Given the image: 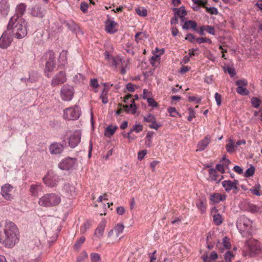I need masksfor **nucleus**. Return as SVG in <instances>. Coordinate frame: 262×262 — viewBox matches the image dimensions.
Returning a JSON list of instances; mask_svg holds the SVG:
<instances>
[{"instance_id": "nucleus-40", "label": "nucleus", "mask_w": 262, "mask_h": 262, "mask_svg": "<svg viewBox=\"0 0 262 262\" xmlns=\"http://www.w3.org/2000/svg\"><path fill=\"white\" fill-rule=\"evenodd\" d=\"M143 98L144 99L147 100V101L149 106H151L152 107H157L158 105V103L155 101L154 98L150 97H147L146 96H143Z\"/></svg>"}, {"instance_id": "nucleus-23", "label": "nucleus", "mask_w": 262, "mask_h": 262, "mask_svg": "<svg viewBox=\"0 0 262 262\" xmlns=\"http://www.w3.org/2000/svg\"><path fill=\"white\" fill-rule=\"evenodd\" d=\"M63 190L67 197H73L76 195L75 187L74 185L68 183L64 185Z\"/></svg>"}, {"instance_id": "nucleus-19", "label": "nucleus", "mask_w": 262, "mask_h": 262, "mask_svg": "<svg viewBox=\"0 0 262 262\" xmlns=\"http://www.w3.org/2000/svg\"><path fill=\"white\" fill-rule=\"evenodd\" d=\"M106 221L103 219L99 224L94 233V236L96 239H100L103 236L104 229L106 226Z\"/></svg>"}, {"instance_id": "nucleus-42", "label": "nucleus", "mask_w": 262, "mask_h": 262, "mask_svg": "<svg viewBox=\"0 0 262 262\" xmlns=\"http://www.w3.org/2000/svg\"><path fill=\"white\" fill-rule=\"evenodd\" d=\"M84 79V76L80 73H78L75 76L74 78V81L76 83H81L83 82Z\"/></svg>"}, {"instance_id": "nucleus-63", "label": "nucleus", "mask_w": 262, "mask_h": 262, "mask_svg": "<svg viewBox=\"0 0 262 262\" xmlns=\"http://www.w3.org/2000/svg\"><path fill=\"white\" fill-rule=\"evenodd\" d=\"M147 151L146 150H143L139 152L138 154V158L139 160H142L145 156L147 154Z\"/></svg>"}, {"instance_id": "nucleus-44", "label": "nucleus", "mask_w": 262, "mask_h": 262, "mask_svg": "<svg viewBox=\"0 0 262 262\" xmlns=\"http://www.w3.org/2000/svg\"><path fill=\"white\" fill-rule=\"evenodd\" d=\"M136 12L137 13L141 16L145 17L147 15V11L145 8H138L136 9Z\"/></svg>"}, {"instance_id": "nucleus-43", "label": "nucleus", "mask_w": 262, "mask_h": 262, "mask_svg": "<svg viewBox=\"0 0 262 262\" xmlns=\"http://www.w3.org/2000/svg\"><path fill=\"white\" fill-rule=\"evenodd\" d=\"M252 105L255 108L259 107L260 104V100L257 97H252L251 99Z\"/></svg>"}, {"instance_id": "nucleus-16", "label": "nucleus", "mask_w": 262, "mask_h": 262, "mask_svg": "<svg viewBox=\"0 0 262 262\" xmlns=\"http://www.w3.org/2000/svg\"><path fill=\"white\" fill-rule=\"evenodd\" d=\"M131 104L129 105H125L123 106V108H122V104L120 103L118 104V106L120 107L119 109L116 112V114L117 115H120L121 112L123 111H125L126 113H128L130 112V111L132 114H134L136 112V105L134 99H132L130 100Z\"/></svg>"}, {"instance_id": "nucleus-25", "label": "nucleus", "mask_w": 262, "mask_h": 262, "mask_svg": "<svg viewBox=\"0 0 262 262\" xmlns=\"http://www.w3.org/2000/svg\"><path fill=\"white\" fill-rule=\"evenodd\" d=\"M210 142V137L209 136H207L205 138L199 142L198 144V149L197 150L202 151L205 149V148L208 146Z\"/></svg>"}, {"instance_id": "nucleus-22", "label": "nucleus", "mask_w": 262, "mask_h": 262, "mask_svg": "<svg viewBox=\"0 0 262 262\" xmlns=\"http://www.w3.org/2000/svg\"><path fill=\"white\" fill-rule=\"evenodd\" d=\"M209 177L208 180L211 181H216L217 183L220 182L223 179V176L218 174L216 170L213 168L209 169Z\"/></svg>"}, {"instance_id": "nucleus-6", "label": "nucleus", "mask_w": 262, "mask_h": 262, "mask_svg": "<svg viewBox=\"0 0 262 262\" xmlns=\"http://www.w3.org/2000/svg\"><path fill=\"white\" fill-rule=\"evenodd\" d=\"M80 115V108L76 105L74 107L67 108L64 110L63 118L69 120H76L79 118Z\"/></svg>"}, {"instance_id": "nucleus-34", "label": "nucleus", "mask_w": 262, "mask_h": 262, "mask_svg": "<svg viewBox=\"0 0 262 262\" xmlns=\"http://www.w3.org/2000/svg\"><path fill=\"white\" fill-rule=\"evenodd\" d=\"M66 26L73 33H76L77 30L79 29L78 26L73 21L67 23Z\"/></svg>"}, {"instance_id": "nucleus-9", "label": "nucleus", "mask_w": 262, "mask_h": 262, "mask_svg": "<svg viewBox=\"0 0 262 262\" xmlns=\"http://www.w3.org/2000/svg\"><path fill=\"white\" fill-rule=\"evenodd\" d=\"M45 184L49 187H54L57 186L60 180L58 176L53 171H49L43 179Z\"/></svg>"}, {"instance_id": "nucleus-49", "label": "nucleus", "mask_w": 262, "mask_h": 262, "mask_svg": "<svg viewBox=\"0 0 262 262\" xmlns=\"http://www.w3.org/2000/svg\"><path fill=\"white\" fill-rule=\"evenodd\" d=\"M234 258V255L231 251H228L225 255L226 262H231Z\"/></svg>"}, {"instance_id": "nucleus-55", "label": "nucleus", "mask_w": 262, "mask_h": 262, "mask_svg": "<svg viewBox=\"0 0 262 262\" xmlns=\"http://www.w3.org/2000/svg\"><path fill=\"white\" fill-rule=\"evenodd\" d=\"M206 10L207 12L210 13L211 14H217L218 13V11L217 8L215 7H207L206 8Z\"/></svg>"}, {"instance_id": "nucleus-52", "label": "nucleus", "mask_w": 262, "mask_h": 262, "mask_svg": "<svg viewBox=\"0 0 262 262\" xmlns=\"http://www.w3.org/2000/svg\"><path fill=\"white\" fill-rule=\"evenodd\" d=\"M30 191L32 195L36 196L38 194L37 186L35 185H32L30 188Z\"/></svg>"}, {"instance_id": "nucleus-24", "label": "nucleus", "mask_w": 262, "mask_h": 262, "mask_svg": "<svg viewBox=\"0 0 262 262\" xmlns=\"http://www.w3.org/2000/svg\"><path fill=\"white\" fill-rule=\"evenodd\" d=\"M209 199L213 204H216L225 200L226 196L219 193H214L210 194Z\"/></svg>"}, {"instance_id": "nucleus-57", "label": "nucleus", "mask_w": 262, "mask_h": 262, "mask_svg": "<svg viewBox=\"0 0 262 262\" xmlns=\"http://www.w3.org/2000/svg\"><path fill=\"white\" fill-rule=\"evenodd\" d=\"M88 4L85 2H81L80 4V10L83 12L86 13L88 10Z\"/></svg>"}, {"instance_id": "nucleus-30", "label": "nucleus", "mask_w": 262, "mask_h": 262, "mask_svg": "<svg viewBox=\"0 0 262 262\" xmlns=\"http://www.w3.org/2000/svg\"><path fill=\"white\" fill-rule=\"evenodd\" d=\"M196 23L194 20H188L184 23L183 26V29L185 30H188L190 28L193 29L194 30H196Z\"/></svg>"}, {"instance_id": "nucleus-11", "label": "nucleus", "mask_w": 262, "mask_h": 262, "mask_svg": "<svg viewBox=\"0 0 262 262\" xmlns=\"http://www.w3.org/2000/svg\"><path fill=\"white\" fill-rule=\"evenodd\" d=\"M124 226L123 224H117L113 229L110 230L107 234V237L111 241H115L119 235L121 234L124 230Z\"/></svg>"}, {"instance_id": "nucleus-28", "label": "nucleus", "mask_w": 262, "mask_h": 262, "mask_svg": "<svg viewBox=\"0 0 262 262\" xmlns=\"http://www.w3.org/2000/svg\"><path fill=\"white\" fill-rule=\"evenodd\" d=\"M228 143L226 146L227 151L229 153H232L235 151V148L236 147L235 144V140L233 138L230 137L228 141Z\"/></svg>"}, {"instance_id": "nucleus-37", "label": "nucleus", "mask_w": 262, "mask_h": 262, "mask_svg": "<svg viewBox=\"0 0 262 262\" xmlns=\"http://www.w3.org/2000/svg\"><path fill=\"white\" fill-rule=\"evenodd\" d=\"M108 89L104 88L101 93L100 98L103 104H106L108 102L107 93Z\"/></svg>"}, {"instance_id": "nucleus-45", "label": "nucleus", "mask_w": 262, "mask_h": 262, "mask_svg": "<svg viewBox=\"0 0 262 262\" xmlns=\"http://www.w3.org/2000/svg\"><path fill=\"white\" fill-rule=\"evenodd\" d=\"M88 256L87 253L85 251H82L77 257V262H83Z\"/></svg>"}, {"instance_id": "nucleus-2", "label": "nucleus", "mask_w": 262, "mask_h": 262, "mask_svg": "<svg viewBox=\"0 0 262 262\" xmlns=\"http://www.w3.org/2000/svg\"><path fill=\"white\" fill-rule=\"evenodd\" d=\"M26 21L23 18L12 16L8 24L7 29L11 34L17 38L21 39L27 34Z\"/></svg>"}, {"instance_id": "nucleus-27", "label": "nucleus", "mask_w": 262, "mask_h": 262, "mask_svg": "<svg viewBox=\"0 0 262 262\" xmlns=\"http://www.w3.org/2000/svg\"><path fill=\"white\" fill-rule=\"evenodd\" d=\"M26 9V5L25 4L20 3L18 5L16 8V14L13 16L17 18H21V16L24 14Z\"/></svg>"}, {"instance_id": "nucleus-48", "label": "nucleus", "mask_w": 262, "mask_h": 262, "mask_svg": "<svg viewBox=\"0 0 262 262\" xmlns=\"http://www.w3.org/2000/svg\"><path fill=\"white\" fill-rule=\"evenodd\" d=\"M225 71L227 72L231 77H234L236 75L235 70L234 68L227 67L224 68Z\"/></svg>"}, {"instance_id": "nucleus-61", "label": "nucleus", "mask_w": 262, "mask_h": 262, "mask_svg": "<svg viewBox=\"0 0 262 262\" xmlns=\"http://www.w3.org/2000/svg\"><path fill=\"white\" fill-rule=\"evenodd\" d=\"M133 132H123L122 136L126 138H128L129 140H133L134 139V136L132 135Z\"/></svg>"}, {"instance_id": "nucleus-58", "label": "nucleus", "mask_w": 262, "mask_h": 262, "mask_svg": "<svg viewBox=\"0 0 262 262\" xmlns=\"http://www.w3.org/2000/svg\"><path fill=\"white\" fill-rule=\"evenodd\" d=\"M195 112L193 110L192 108H189V116L188 117V120L191 121L193 118H195Z\"/></svg>"}, {"instance_id": "nucleus-39", "label": "nucleus", "mask_w": 262, "mask_h": 262, "mask_svg": "<svg viewBox=\"0 0 262 262\" xmlns=\"http://www.w3.org/2000/svg\"><path fill=\"white\" fill-rule=\"evenodd\" d=\"M236 92L237 93L241 95H248L249 94V91L247 88H244L242 86H237L236 88Z\"/></svg>"}, {"instance_id": "nucleus-46", "label": "nucleus", "mask_w": 262, "mask_h": 262, "mask_svg": "<svg viewBox=\"0 0 262 262\" xmlns=\"http://www.w3.org/2000/svg\"><path fill=\"white\" fill-rule=\"evenodd\" d=\"M223 246L226 249H230L231 248V245L230 242V239L228 238L227 237H224L223 239Z\"/></svg>"}, {"instance_id": "nucleus-20", "label": "nucleus", "mask_w": 262, "mask_h": 262, "mask_svg": "<svg viewBox=\"0 0 262 262\" xmlns=\"http://www.w3.org/2000/svg\"><path fill=\"white\" fill-rule=\"evenodd\" d=\"M63 149V145L57 142L51 144L49 147V151L52 155L60 154Z\"/></svg>"}, {"instance_id": "nucleus-13", "label": "nucleus", "mask_w": 262, "mask_h": 262, "mask_svg": "<svg viewBox=\"0 0 262 262\" xmlns=\"http://www.w3.org/2000/svg\"><path fill=\"white\" fill-rule=\"evenodd\" d=\"M13 188V187L8 183L5 184L2 186L1 194L4 199L7 201H12L14 199V196L12 194Z\"/></svg>"}, {"instance_id": "nucleus-33", "label": "nucleus", "mask_w": 262, "mask_h": 262, "mask_svg": "<svg viewBox=\"0 0 262 262\" xmlns=\"http://www.w3.org/2000/svg\"><path fill=\"white\" fill-rule=\"evenodd\" d=\"M196 205L201 213H203L205 211L206 209V204L205 202L202 200H199L196 203Z\"/></svg>"}, {"instance_id": "nucleus-18", "label": "nucleus", "mask_w": 262, "mask_h": 262, "mask_svg": "<svg viewBox=\"0 0 262 262\" xmlns=\"http://www.w3.org/2000/svg\"><path fill=\"white\" fill-rule=\"evenodd\" d=\"M223 187L225 188L227 192H229L231 190H237V186L238 185V181L237 180H234L233 181L230 180L223 181L222 182Z\"/></svg>"}, {"instance_id": "nucleus-21", "label": "nucleus", "mask_w": 262, "mask_h": 262, "mask_svg": "<svg viewBox=\"0 0 262 262\" xmlns=\"http://www.w3.org/2000/svg\"><path fill=\"white\" fill-rule=\"evenodd\" d=\"M107 19L105 21V31L112 34L115 33L117 31V29L115 27L117 25V23L114 20H110V17L107 15Z\"/></svg>"}, {"instance_id": "nucleus-47", "label": "nucleus", "mask_w": 262, "mask_h": 262, "mask_svg": "<svg viewBox=\"0 0 262 262\" xmlns=\"http://www.w3.org/2000/svg\"><path fill=\"white\" fill-rule=\"evenodd\" d=\"M196 41L199 44H201L203 42H207L209 44L212 43V41L211 39L206 37H198L196 39Z\"/></svg>"}, {"instance_id": "nucleus-3", "label": "nucleus", "mask_w": 262, "mask_h": 262, "mask_svg": "<svg viewBox=\"0 0 262 262\" xmlns=\"http://www.w3.org/2000/svg\"><path fill=\"white\" fill-rule=\"evenodd\" d=\"M61 202L60 196L55 193H47L39 198L38 204L42 207H52L58 205Z\"/></svg>"}, {"instance_id": "nucleus-10", "label": "nucleus", "mask_w": 262, "mask_h": 262, "mask_svg": "<svg viewBox=\"0 0 262 262\" xmlns=\"http://www.w3.org/2000/svg\"><path fill=\"white\" fill-rule=\"evenodd\" d=\"M74 93V88L69 85H64L60 90L61 99L64 101H69L72 100Z\"/></svg>"}, {"instance_id": "nucleus-51", "label": "nucleus", "mask_w": 262, "mask_h": 262, "mask_svg": "<svg viewBox=\"0 0 262 262\" xmlns=\"http://www.w3.org/2000/svg\"><path fill=\"white\" fill-rule=\"evenodd\" d=\"M254 167L251 166L246 170L244 176L246 177L252 176L254 173Z\"/></svg>"}, {"instance_id": "nucleus-38", "label": "nucleus", "mask_w": 262, "mask_h": 262, "mask_svg": "<svg viewBox=\"0 0 262 262\" xmlns=\"http://www.w3.org/2000/svg\"><path fill=\"white\" fill-rule=\"evenodd\" d=\"M213 217L214 223L216 225H221L223 221V218L219 213L214 214L213 215Z\"/></svg>"}, {"instance_id": "nucleus-60", "label": "nucleus", "mask_w": 262, "mask_h": 262, "mask_svg": "<svg viewBox=\"0 0 262 262\" xmlns=\"http://www.w3.org/2000/svg\"><path fill=\"white\" fill-rule=\"evenodd\" d=\"M148 126L150 128L157 130L158 128L161 126V124L160 123H158L156 122V120H155L154 122L151 123L150 124H149Z\"/></svg>"}, {"instance_id": "nucleus-5", "label": "nucleus", "mask_w": 262, "mask_h": 262, "mask_svg": "<svg viewBox=\"0 0 262 262\" xmlns=\"http://www.w3.org/2000/svg\"><path fill=\"white\" fill-rule=\"evenodd\" d=\"M249 255L254 256L262 253V245L257 240L252 239L246 242Z\"/></svg>"}, {"instance_id": "nucleus-53", "label": "nucleus", "mask_w": 262, "mask_h": 262, "mask_svg": "<svg viewBox=\"0 0 262 262\" xmlns=\"http://www.w3.org/2000/svg\"><path fill=\"white\" fill-rule=\"evenodd\" d=\"M144 120L146 122L152 123L155 120H156V118L154 115L151 114H148L146 117H144Z\"/></svg>"}, {"instance_id": "nucleus-62", "label": "nucleus", "mask_w": 262, "mask_h": 262, "mask_svg": "<svg viewBox=\"0 0 262 262\" xmlns=\"http://www.w3.org/2000/svg\"><path fill=\"white\" fill-rule=\"evenodd\" d=\"M143 130V126L141 124H136L130 129L129 131H142Z\"/></svg>"}, {"instance_id": "nucleus-31", "label": "nucleus", "mask_w": 262, "mask_h": 262, "mask_svg": "<svg viewBox=\"0 0 262 262\" xmlns=\"http://www.w3.org/2000/svg\"><path fill=\"white\" fill-rule=\"evenodd\" d=\"M247 210L250 212L254 213L261 212V208L255 204H249L248 205Z\"/></svg>"}, {"instance_id": "nucleus-7", "label": "nucleus", "mask_w": 262, "mask_h": 262, "mask_svg": "<svg viewBox=\"0 0 262 262\" xmlns=\"http://www.w3.org/2000/svg\"><path fill=\"white\" fill-rule=\"evenodd\" d=\"M48 54L49 55V59L46 64L45 73L48 77H50V73L52 72L56 68V62L54 52L53 51H49Z\"/></svg>"}, {"instance_id": "nucleus-17", "label": "nucleus", "mask_w": 262, "mask_h": 262, "mask_svg": "<svg viewBox=\"0 0 262 262\" xmlns=\"http://www.w3.org/2000/svg\"><path fill=\"white\" fill-rule=\"evenodd\" d=\"M67 80L66 73L60 71L52 78L51 84L52 86H55L64 83Z\"/></svg>"}, {"instance_id": "nucleus-14", "label": "nucleus", "mask_w": 262, "mask_h": 262, "mask_svg": "<svg viewBox=\"0 0 262 262\" xmlns=\"http://www.w3.org/2000/svg\"><path fill=\"white\" fill-rule=\"evenodd\" d=\"M173 10L176 11V12L174 13V17L170 21V24L172 25L177 24L178 23V17H179L182 19V21H183L184 17L187 14L185 8L183 6L180 7L179 9L174 8H173Z\"/></svg>"}, {"instance_id": "nucleus-32", "label": "nucleus", "mask_w": 262, "mask_h": 262, "mask_svg": "<svg viewBox=\"0 0 262 262\" xmlns=\"http://www.w3.org/2000/svg\"><path fill=\"white\" fill-rule=\"evenodd\" d=\"M251 192L255 195L259 196L261 194V186L259 184H256L250 189Z\"/></svg>"}, {"instance_id": "nucleus-35", "label": "nucleus", "mask_w": 262, "mask_h": 262, "mask_svg": "<svg viewBox=\"0 0 262 262\" xmlns=\"http://www.w3.org/2000/svg\"><path fill=\"white\" fill-rule=\"evenodd\" d=\"M33 38L34 40L37 43H40L43 36V32L41 30H36L33 33Z\"/></svg>"}, {"instance_id": "nucleus-50", "label": "nucleus", "mask_w": 262, "mask_h": 262, "mask_svg": "<svg viewBox=\"0 0 262 262\" xmlns=\"http://www.w3.org/2000/svg\"><path fill=\"white\" fill-rule=\"evenodd\" d=\"M85 238L84 236H81L76 242L75 244L74 247L76 249L79 248L81 245L84 243L85 241Z\"/></svg>"}, {"instance_id": "nucleus-54", "label": "nucleus", "mask_w": 262, "mask_h": 262, "mask_svg": "<svg viewBox=\"0 0 262 262\" xmlns=\"http://www.w3.org/2000/svg\"><path fill=\"white\" fill-rule=\"evenodd\" d=\"M168 111L172 117H176V115H179V113L176 111L175 107H169L168 108Z\"/></svg>"}, {"instance_id": "nucleus-29", "label": "nucleus", "mask_w": 262, "mask_h": 262, "mask_svg": "<svg viewBox=\"0 0 262 262\" xmlns=\"http://www.w3.org/2000/svg\"><path fill=\"white\" fill-rule=\"evenodd\" d=\"M31 15L33 16L42 17L44 15L42 8L40 7H35L31 10Z\"/></svg>"}, {"instance_id": "nucleus-64", "label": "nucleus", "mask_w": 262, "mask_h": 262, "mask_svg": "<svg viewBox=\"0 0 262 262\" xmlns=\"http://www.w3.org/2000/svg\"><path fill=\"white\" fill-rule=\"evenodd\" d=\"M135 85H133L132 83H128L126 84V88L128 91L134 92L135 91Z\"/></svg>"}, {"instance_id": "nucleus-41", "label": "nucleus", "mask_w": 262, "mask_h": 262, "mask_svg": "<svg viewBox=\"0 0 262 262\" xmlns=\"http://www.w3.org/2000/svg\"><path fill=\"white\" fill-rule=\"evenodd\" d=\"M90 257L91 262H100L101 260L100 255L98 253H91Z\"/></svg>"}, {"instance_id": "nucleus-59", "label": "nucleus", "mask_w": 262, "mask_h": 262, "mask_svg": "<svg viewBox=\"0 0 262 262\" xmlns=\"http://www.w3.org/2000/svg\"><path fill=\"white\" fill-rule=\"evenodd\" d=\"M153 132H148L146 135V139L147 140L145 141V143L146 145L150 146L151 143V138L152 137Z\"/></svg>"}, {"instance_id": "nucleus-56", "label": "nucleus", "mask_w": 262, "mask_h": 262, "mask_svg": "<svg viewBox=\"0 0 262 262\" xmlns=\"http://www.w3.org/2000/svg\"><path fill=\"white\" fill-rule=\"evenodd\" d=\"M235 84L238 86H242L244 87V86H246L248 84V82L245 79H240L238 80L235 82Z\"/></svg>"}, {"instance_id": "nucleus-4", "label": "nucleus", "mask_w": 262, "mask_h": 262, "mask_svg": "<svg viewBox=\"0 0 262 262\" xmlns=\"http://www.w3.org/2000/svg\"><path fill=\"white\" fill-rule=\"evenodd\" d=\"M252 225V222L245 215L240 216L236 223V226L239 232L243 236L246 233L250 232Z\"/></svg>"}, {"instance_id": "nucleus-1", "label": "nucleus", "mask_w": 262, "mask_h": 262, "mask_svg": "<svg viewBox=\"0 0 262 262\" xmlns=\"http://www.w3.org/2000/svg\"><path fill=\"white\" fill-rule=\"evenodd\" d=\"M18 236V229L14 223L9 221L2 222L0 227V243L5 247H13L19 241Z\"/></svg>"}, {"instance_id": "nucleus-8", "label": "nucleus", "mask_w": 262, "mask_h": 262, "mask_svg": "<svg viewBox=\"0 0 262 262\" xmlns=\"http://www.w3.org/2000/svg\"><path fill=\"white\" fill-rule=\"evenodd\" d=\"M81 134L80 132H71L67 134L63 139V141H68L69 145L71 148L75 147L80 142Z\"/></svg>"}, {"instance_id": "nucleus-15", "label": "nucleus", "mask_w": 262, "mask_h": 262, "mask_svg": "<svg viewBox=\"0 0 262 262\" xmlns=\"http://www.w3.org/2000/svg\"><path fill=\"white\" fill-rule=\"evenodd\" d=\"M13 40V36L8 29L5 31L0 38V47L6 49L9 47Z\"/></svg>"}, {"instance_id": "nucleus-36", "label": "nucleus", "mask_w": 262, "mask_h": 262, "mask_svg": "<svg viewBox=\"0 0 262 262\" xmlns=\"http://www.w3.org/2000/svg\"><path fill=\"white\" fill-rule=\"evenodd\" d=\"M91 226V222L89 221H85L81 226L80 231L81 234H84L86 231Z\"/></svg>"}, {"instance_id": "nucleus-26", "label": "nucleus", "mask_w": 262, "mask_h": 262, "mask_svg": "<svg viewBox=\"0 0 262 262\" xmlns=\"http://www.w3.org/2000/svg\"><path fill=\"white\" fill-rule=\"evenodd\" d=\"M205 30H207V31L211 35H215V30L213 27H211V26H203L200 28V30L198 31V33L201 35H204Z\"/></svg>"}, {"instance_id": "nucleus-12", "label": "nucleus", "mask_w": 262, "mask_h": 262, "mask_svg": "<svg viewBox=\"0 0 262 262\" xmlns=\"http://www.w3.org/2000/svg\"><path fill=\"white\" fill-rule=\"evenodd\" d=\"M77 163L75 158L68 157L63 159L58 164L59 168L62 170H69L72 169Z\"/></svg>"}]
</instances>
